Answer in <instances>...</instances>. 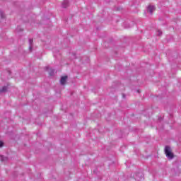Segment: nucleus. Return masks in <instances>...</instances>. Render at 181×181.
Returning a JSON list of instances; mask_svg holds the SVG:
<instances>
[{"label":"nucleus","mask_w":181,"mask_h":181,"mask_svg":"<svg viewBox=\"0 0 181 181\" xmlns=\"http://www.w3.org/2000/svg\"><path fill=\"white\" fill-rule=\"evenodd\" d=\"M69 0H64L62 3V8H69Z\"/></svg>","instance_id":"4"},{"label":"nucleus","mask_w":181,"mask_h":181,"mask_svg":"<svg viewBox=\"0 0 181 181\" xmlns=\"http://www.w3.org/2000/svg\"><path fill=\"white\" fill-rule=\"evenodd\" d=\"M33 49V45H30V46H29V50H30V52H32Z\"/></svg>","instance_id":"12"},{"label":"nucleus","mask_w":181,"mask_h":181,"mask_svg":"<svg viewBox=\"0 0 181 181\" xmlns=\"http://www.w3.org/2000/svg\"><path fill=\"white\" fill-rule=\"evenodd\" d=\"M137 93H139V90H137Z\"/></svg>","instance_id":"15"},{"label":"nucleus","mask_w":181,"mask_h":181,"mask_svg":"<svg viewBox=\"0 0 181 181\" xmlns=\"http://www.w3.org/2000/svg\"><path fill=\"white\" fill-rule=\"evenodd\" d=\"M8 91V86H4L3 88H0V93H6Z\"/></svg>","instance_id":"6"},{"label":"nucleus","mask_w":181,"mask_h":181,"mask_svg":"<svg viewBox=\"0 0 181 181\" xmlns=\"http://www.w3.org/2000/svg\"><path fill=\"white\" fill-rule=\"evenodd\" d=\"M0 16L1 19H5L6 18L5 13H4V11H0Z\"/></svg>","instance_id":"8"},{"label":"nucleus","mask_w":181,"mask_h":181,"mask_svg":"<svg viewBox=\"0 0 181 181\" xmlns=\"http://www.w3.org/2000/svg\"><path fill=\"white\" fill-rule=\"evenodd\" d=\"M29 45L33 46V39L32 38L29 39Z\"/></svg>","instance_id":"9"},{"label":"nucleus","mask_w":181,"mask_h":181,"mask_svg":"<svg viewBox=\"0 0 181 181\" xmlns=\"http://www.w3.org/2000/svg\"><path fill=\"white\" fill-rule=\"evenodd\" d=\"M2 146H4V142L0 141V148H2Z\"/></svg>","instance_id":"13"},{"label":"nucleus","mask_w":181,"mask_h":181,"mask_svg":"<svg viewBox=\"0 0 181 181\" xmlns=\"http://www.w3.org/2000/svg\"><path fill=\"white\" fill-rule=\"evenodd\" d=\"M46 70H49V66L45 67Z\"/></svg>","instance_id":"14"},{"label":"nucleus","mask_w":181,"mask_h":181,"mask_svg":"<svg viewBox=\"0 0 181 181\" xmlns=\"http://www.w3.org/2000/svg\"><path fill=\"white\" fill-rule=\"evenodd\" d=\"M48 72H49V76H53L55 73V71L53 69H50L49 70H48Z\"/></svg>","instance_id":"7"},{"label":"nucleus","mask_w":181,"mask_h":181,"mask_svg":"<svg viewBox=\"0 0 181 181\" xmlns=\"http://www.w3.org/2000/svg\"><path fill=\"white\" fill-rule=\"evenodd\" d=\"M156 8H155L154 6H148V8H147V12H148L151 15H152V13H153V12H155V10Z\"/></svg>","instance_id":"3"},{"label":"nucleus","mask_w":181,"mask_h":181,"mask_svg":"<svg viewBox=\"0 0 181 181\" xmlns=\"http://www.w3.org/2000/svg\"><path fill=\"white\" fill-rule=\"evenodd\" d=\"M158 36H162V32L160 30H158Z\"/></svg>","instance_id":"10"},{"label":"nucleus","mask_w":181,"mask_h":181,"mask_svg":"<svg viewBox=\"0 0 181 181\" xmlns=\"http://www.w3.org/2000/svg\"><path fill=\"white\" fill-rule=\"evenodd\" d=\"M67 78H69V77L67 76H62L61 79H60V84L62 86H66Z\"/></svg>","instance_id":"2"},{"label":"nucleus","mask_w":181,"mask_h":181,"mask_svg":"<svg viewBox=\"0 0 181 181\" xmlns=\"http://www.w3.org/2000/svg\"><path fill=\"white\" fill-rule=\"evenodd\" d=\"M164 152L168 159H173L175 158V155L172 153V148L170 146H165Z\"/></svg>","instance_id":"1"},{"label":"nucleus","mask_w":181,"mask_h":181,"mask_svg":"<svg viewBox=\"0 0 181 181\" xmlns=\"http://www.w3.org/2000/svg\"><path fill=\"white\" fill-rule=\"evenodd\" d=\"M0 160L1 162H8V157L0 156Z\"/></svg>","instance_id":"5"},{"label":"nucleus","mask_w":181,"mask_h":181,"mask_svg":"<svg viewBox=\"0 0 181 181\" xmlns=\"http://www.w3.org/2000/svg\"><path fill=\"white\" fill-rule=\"evenodd\" d=\"M17 30L18 31V32H23V29H22V28H17Z\"/></svg>","instance_id":"11"}]
</instances>
